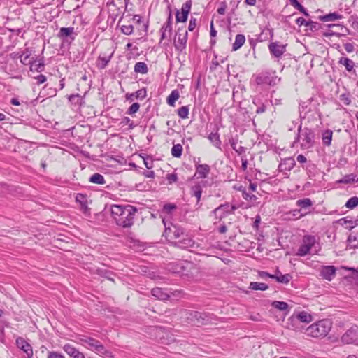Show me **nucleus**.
<instances>
[{
  "label": "nucleus",
  "mask_w": 358,
  "mask_h": 358,
  "mask_svg": "<svg viewBox=\"0 0 358 358\" xmlns=\"http://www.w3.org/2000/svg\"><path fill=\"white\" fill-rule=\"evenodd\" d=\"M110 212L113 218L118 226L129 228L134 224L137 209L131 205H112Z\"/></svg>",
  "instance_id": "1"
},
{
  "label": "nucleus",
  "mask_w": 358,
  "mask_h": 358,
  "mask_svg": "<svg viewBox=\"0 0 358 358\" xmlns=\"http://www.w3.org/2000/svg\"><path fill=\"white\" fill-rule=\"evenodd\" d=\"M332 322L330 320H319L306 329V334L313 338H324L330 331Z\"/></svg>",
  "instance_id": "2"
},
{
  "label": "nucleus",
  "mask_w": 358,
  "mask_h": 358,
  "mask_svg": "<svg viewBox=\"0 0 358 358\" xmlns=\"http://www.w3.org/2000/svg\"><path fill=\"white\" fill-rule=\"evenodd\" d=\"M298 141L300 143L301 148L303 150H308L313 147L315 143V133L312 129L308 128H301L299 126L298 128L297 138L294 142V143Z\"/></svg>",
  "instance_id": "3"
},
{
  "label": "nucleus",
  "mask_w": 358,
  "mask_h": 358,
  "mask_svg": "<svg viewBox=\"0 0 358 358\" xmlns=\"http://www.w3.org/2000/svg\"><path fill=\"white\" fill-rule=\"evenodd\" d=\"M182 314L189 323L194 325L200 326L211 322L210 315L206 313L184 310Z\"/></svg>",
  "instance_id": "4"
},
{
  "label": "nucleus",
  "mask_w": 358,
  "mask_h": 358,
  "mask_svg": "<svg viewBox=\"0 0 358 358\" xmlns=\"http://www.w3.org/2000/svg\"><path fill=\"white\" fill-rule=\"evenodd\" d=\"M317 241L314 236L306 235L303 237L302 243L299 246L296 255L304 257L308 254H315L317 252Z\"/></svg>",
  "instance_id": "5"
},
{
  "label": "nucleus",
  "mask_w": 358,
  "mask_h": 358,
  "mask_svg": "<svg viewBox=\"0 0 358 358\" xmlns=\"http://www.w3.org/2000/svg\"><path fill=\"white\" fill-rule=\"evenodd\" d=\"M80 343L87 348L89 350L94 351L98 355H107L109 352L106 348L97 340L92 337L84 336L80 338Z\"/></svg>",
  "instance_id": "6"
},
{
  "label": "nucleus",
  "mask_w": 358,
  "mask_h": 358,
  "mask_svg": "<svg viewBox=\"0 0 358 358\" xmlns=\"http://www.w3.org/2000/svg\"><path fill=\"white\" fill-rule=\"evenodd\" d=\"M280 78L275 75V72L264 71L259 73L256 77L257 85L267 84L271 86L275 85Z\"/></svg>",
  "instance_id": "7"
},
{
  "label": "nucleus",
  "mask_w": 358,
  "mask_h": 358,
  "mask_svg": "<svg viewBox=\"0 0 358 358\" xmlns=\"http://www.w3.org/2000/svg\"><path fill=\"white\" fill-rule=\"evenodd\" d=\"M236 207L234 205H231L229 203L222 204L213 210L212 213L214 215L215 219L222 220L227 215L234 213Z\"/></svg>",
  "instance_id": "8"
},
{
  "label": "nucleus",
  "mask_w": 358,
  "mask_h": 358,
  "mask_svg": "<svg viewBox=\"0 0 358 358\" xmlns=\"http://www.w3.org/2000/svg\"><path fill=\"white\" fill-rule=\"evenodd\" d=\"M187 41V31L185 28H178L173 41L176 49L179 51L185 49Z\"/></svg>",
  "instance_id": "9"
},
{
  "label": "nucleus",
  "mask_w": 358,
  "mask_h": 358,
  "mask_svg": "<svg viewBox=\"0 0 358 358\" xmlns=\"http://www.w3.org/2000/svg\"><path fill=\"white\" fill-rule=\"evenodd\" d=\"M341 341L344 344H355L358 345V327L354 325L348 329L341 336Z\"/></svg>",
  "instance_id": "10"
},
{
  "label": "nucleus",
  "mask_w": 358,
  "mask_h": 358,
  "mask_svg": "<svg viewBox=\"0 0 358 358\" xmlns=\"http://www.w3.org/2000/svg\"><path fill=\"white\" fill-rule=\"evenodd\" d=\"M174 245L182 249H187L192 252L196 251L199 245L192 238L186 235L182 238H180L174 242Z\"/></svg>",
  "instance_id": "11"
},
{
  "label": "nucleus",
  "mask_w": 358,
  "mask_h": 358,
  "mask_svg": "<svg viewBox=\"0 0 358 358\" xmlns=\"http://www.w3.org/2000/svg\"><path fill=\"white\" fill-rule=\"evenodd\" d=\"M165 226V234L168 238L171 239H180L184 235L183 229L175 224H171L169 227H166V223L163 220Z\"/></svg>",
  "instance_id": "12"
},
{
  "label": "nucleus",
  "mask_w": 358,
  "mask_h": 358,
  "mask_svg": "<svg viewBox=\"0 0 358 358\" xmlns=\"http://www.w3.org/2000/svg\"><path fill=\"white\" fill-rule=\"evenodd\" d=\"M192 7V1H186L182 6L181 13L178 10L176 13V20L177 22H185Z\"/></svg>",
  "instance_id": "13"
},
{
  "label": "nucleus",
  "mask_w": 358,
  "mask_h": 358,
  "mask_svg": "<svg viewBox=\"0 0 358 358\" xmlns=\"http://www.w3.org/2000/svg\"><path fill=\"white\" fill-rule=\"evenodd\" d=\"M271 54L275 57H280L286 51V45L280 44L278 42H272L268 45Z\"/></svg>",
  "instance_id": "14"
},
{
  "label": "nucleus",
  "mask_w": 358,
  "mask_h": 358,
  "mask_svg": "<svg viewBox=\"0 0 358 358\" xmlns=\"http://www.w3.org/2000/svg\"><path fill=\"white\" fill-rule=\"evenodd\" d=\"M16 345L20 350L26 353L28 358H31L33 356V350L31 345L23 338H17L16 339Z\"/></svg>",
  "instance_id": "15"
},
{
  "label": "nucleus",
  "mask_w": 358,
  "mask_h": 358,
  "mask_svg": "<svg viewBox=\"0 0 358 358\" xmlns=\"http://www.w3.org/2000/svg\"><path fill=\"white\" fill-rule=\"evenodd\" d=\"M336 268L334 266H324L320 269V276L329 281H331L336 275Z\"/></svg>",
  "instance_id": "16"
},
{
  "label": "nucleus",
  "mask_w": 358,
  "mask_h": 358,
  "mask_svg": "<svg viewBox=\"0 0 358 358\" xmlns=\"http://www.w3.org/2000/svg\"><path fill=\"white\" fill-rule=\"evenodd\" d=\"M172 24L173 22H171L170 18L167 19L166 22L163 24V26L160 29V43H162V41L165 39H168L169 41L170 40V37L172 32Z\"/></svg>",
  "instance_id": "17"
},
{
  "label": "nucleus",
  "mask_w": 358,
  "mask_h": 358,
  "mask_svg": "<svg viewBox=\"0 0 358 358\" xmlns=\"http://www.w3.org/2000/svg\"><path fill=\"white\" fill-rule=\"evenodd\" d=\"M210 168L208 164H199L196 166L194 176L196 178H206L210 173Z\"/></svg>",
  "instance_id": "18"
},
{
  "label": "nucleus",
  "mask_w": 358,
  "mask_h": 358,
  "mask_svg": "<svg viewBox=\"0 0 358 358\" xmlns=\"http://www.w3.org/2000/svg\"><path fill=\"white\" fill-rule=\"evenodd\" d=\"M292 321L295 323L297 322L310 323L313 321V317L307 312L301 311L292 317Z\"/></svg>",
  "instance_id": "19"
},
{
  "label": "nucleus",
  "mask_w": 358,
  "mask_h": 358,
  "mask_svg": "<svg viewBox=\"0 0 358 358\" xmlns=\"http://www.w3.org/2000/svg\"><path fill=\"white\" fill-rule=\"evenodd\" d=\"M58 36L64 40L69 37L73 41L75 39L76 34L74 33L73 27H62L60 29Z\"/></svg>",
  "instance_id": "20"
},
{
  "label": "nucleus",
  "mask_w": 358,
  "mask_h": 358,
  "mask_svg": "<svg viewBox=\"0 0 358 358\" xmlns=\"http://www.w3.org/2000/svg\"><path fill=\"white\" fill-rule=\"evenodd\" d=\"M76 201L80 204V208L83 213L86 214L89 210L87 196L83 194H78L76 196Z\"/></svg>",
  "instance_id": "21"
},
{
  "label": "nucleus",
  "mask_w": 358,
  "mask_h": 358,
  "mask_svg": "<svg viewBox=\"0 0 358 358\" xmlns=\"http://www.w3.org/2000/svg\"><path fill=\"white\" fill-rule=\"evenodd\" d=\"M202 192V185L200 182H195L191 187V195L196 198V204H199L201 200Z\"/></svg>",
  "instance_id": "22"
},
{
  "label": "nucleus",
  "mask_w": 358,
  "mask_h": 358,
  "mask_svg": "<svg viewBox=\"0 0 358 358\" xmlns=\"http://www.w3.org/2000/svg\"><path fill=\"white\" fill-rule=\"evenodd\" d=\"M31 50L29 48L25 49V50L20 55V62L24 65H29L33 60H34V57H31Z\"/></svg>",
  "instance_id": "23"
},
{
  "label": "nucleus",
  "mask_w": 358,
  "mask_h": 358,
  "mask_svg": "<svg viewBox=\"0 0 358 358\" xmlns=\"http://www.w3.org/2000/svg\"><path fill=\"white\" fill-rule=\"evenodd\" d=\"M343 17L342 15L338 13H330L329 14L320 16L319 18L322 22H334L337 20H341Z\"/></svg>",
  "instance_id": "24"
},
{
  "label": "nucleus",
  "mask_w": 358,
  "mask_h": 358,
  "mask_svg": "<svg viewBox=\"0 0 358 358\" xmlns=\"http://www.w3.org/2000/svg\"><path fill=\"white\" fill-rule=\"evenodd\" d=\"M271 278L275 279L277 282L287 284L292 279L290 274L282 275L279 271L276 272V274L271 276Z\"/></svg>",
  "instance_id": "25"
},
{
  "label": "nucleus",
  "mask_w": 358,
  "mask_h": 358,
  "mask_svg": "<svg viewBox=\"0 0 358 358\" xmlns=\"http://www.w3.org/2000/svg\"><path fill=\"white\" fill-rule=\"evenodd\" d=\"M152 295L159 300H166L169 297V294L164 292L162 288L155 287L151 291Z\"/></svg>",
  "instance_id": "26"
},
{
  "label": "nucleus",
  "mask_w": 358,
  "mask_h": 358,
  "mask_svg": "<svg viewBox=\"0 0 358 358\" xmlns=\"http://www.w3.org/2000/svg\"><path fill=\"white\" fill-rule=\"evenodd\" d=\"M338 64L343 65L348 72H351L354 69V62L348 57H341L338 60Z\"/></svg>",
  "instance_id": "27"
},
{
  "label": "nucleus",
  "mask_w": 358,
  "mask_h": 358,
  "mask_svg": "<svg viewBox=\"0 0 358 358\" xmlns=\"http://www.w3.org/2000/svg\"><path fill=\"white\" fill-rule=\"evenodd\" d=\"M113 56V53L108 57L99 56L97 59L96 66L99 69H103L106 67Z\"/></svg>",
  "instance_id": "28"
},
{
  "label": "nucleus",
  "mask_w": 358,
  "mask_h": 358,
  "mask_svg": "<svg viewBox=\"0 0 358 358\" xmlns=\"http://www.w3.org/2000/svg\"><path fill=\"white\" fill-rule=\"evenodd\" d=\"M245 41V36L243 34H237L235 38V41L233 43L232 49L236 51L238 50Z\"/></svg>",
  "instance_id": "29"
},
{
  "label": "nucleus",
  "mask_w": 358,
  "mask_h": 358,
  "mask_svg": "<svg viewBox=\"0 0 358 358\" xmlns=\"http://www.w3.org/2000/svg\"><path fill=\"white\" fill-rule=\"evenodd\" d=\"M30 65V71H36V72H41L44 69V63L43 61L39 60L38 62L36 59L33 60Z\"/></svg>",
  "instance_id": "30"
},
{
  "label": "nucleus",
  "mask_w": 358,
  "mask_h": 358,
  "mask_svg": "<svg viewBox=\"0 0 358 358\" xmlns=\"http://www.w3.org/2000/svg\"><path fill=\"white\" fill-rule=\"evenodd\" d=\"M350 248H358V231H352L348 238Z\"/></svg>",
  "instance_id": "31"
},
{
  "label": "nucleus",
  "mask_w": 358,
  "mask_h": 358,
  "mask_svg": "<svg viewBox=\"0 0 358 358\" xmlns=\"http://www.w3.org/2000/svg\"><path fill=\"white\" fill-rule=\"evenodd\" d=\"M341 182L344 184H352L358 182V175L357 174H348L345 175L341 180Z\"/></svg>",
  "instance_id": "32"
},
{
  "label": "nucleus",
  "mask_w": 358,
  "mask_h": 358,
  "mask_svg": "<svg viewBox=\"0 0 358 358\" xmlns=\"http://www.w3.org/2000/svg\"><path fill=\"white\" fill-rule=\"evenodd\" d=\"M296 206L301 209H308L313 206V202L309 198L299 199L296 203Z\"/></svg>",
  "instance_id": "33"
},
{
  "label": "nucleus",
  "mask_w": 358,
  "mask_h": 358,
  "mask_svg": "<svg viewBox=\"0 0 358 358\" xmlns=\"http://www.w3.org/2000/svg\"><path fill=\"white\" fill-rule=\"evenodd\" d=\"M332 131L327 129L322 132V143L326 146H329L332 139Z\"/></svg>",
  "instance_id": "34"
},
{
  "label": "nucleus",
  "mask_w": 358,
  "mask_h": 358,
  "mask_svg": "<svg viewBox=\"0 0 358 358\" xmlns=\"http://www.w3.org/2000/svg\"><path fill=\"white\" fill-rule=\"evenodd\" d=\"M237 141V139L233 138L229 139V143L233 150H234L238 155H241L245 152L246 148L242 145L238 146Z\"/></svg>",
  "instance_id": "35"
},
{
  "label": "nucleus",
  "mask_w": 358,
  "mask_h": 358,
  "mask_svg": "<svg viewBox=\"0 0 358 358\" xmlns=\"http://www.w3.org/2000/svg\"><path fill=\"white\" fill-rule=\"evenodd\" d=\"M90 182L94 184L103 185L106 183L104 177L100 173H94L90 178Z\"/></svg>",
  "instance_id": "36"
},
{
  "label": "nucleus",
  "mask_w": 358,
  "mask_h": 358,
  "mask_svg": "<svg viewBox=\"0 0 358 358\" xmlns=\"http://www.w3.org/2000/svg\"><path fill=\"white\" fill-rule=\"evenodd\" d=\"M208 139L216 148L221 149V141L220 139V135L217 132L210 133L208 136Z\"/></svg>",
  "instance_id": "37"
},
{
  "label": "nucleus",
  "mask_w": 358,
  "mask_h": 358,
  "mask_svg": "<svg viewBox=\"0 0 358 358\" xmlns=\"http://www.w3.org/2000/svg\"><path fill=\"white\" fill-rule=\"evenodd\" d=\"M179 97L180 94L178 90H173L167 98V103L171 106H173L176 101H177L179 99Z\"/></svg>",
  "instance_id": "38"
},
{
  "label": "nucleus",
  "mask_w": 358,
  "mask_h": 358,
  "mask_svg": "<svg viewBox=\"0 0 358 358\" xmlns=\"http://www.w3.org/2000/svg\"><path fill=\"white\" fill-rule=\"evenodd\" d=\"M148 69L147 64L143 62H138L136 63L134 66V71L136 73H139L142 74H145L148 72Z\"/></svg>",
  "instance_id": "39"
},
{
  "label": "nucleus",
  "mask_w": 358,
  "mask_h": 358,
  "mask_svg": "<svg viewBox=\"0 0 358 358\" xmlns=\"http://www.w3.org/2000/svg\"><path fill=\"white\" fill-rule=\"evenodd\" d=\"M249 288L252 290L265 291L268 288V286L264 282H252L250 284Z\"/></svg>",
  "instance_id": "40"
},
{
  "label": "nucleus",
  "mask_w": 358,
  "mask_h": 358,
  "mask_svg": "<svg viewBox=\"0 0 358 358\" xmlns=\"http://www.w3.org/2000/svg\"><path fill=\"white\" fill-rule=\"evenodd\" d=\"M63 349L72 358L75 357L77 353L80 352L75 347L69 343L65 344L63 347Z\"/></svg>",
  "instance_id": "41"
},
{
  "label": "nucleus",
  "mask_w": 358,
  "mask_h": 358,
  "mask_svg": "<svg viewBox=\"0 0 358 358\" xmlns=\"http://www.w3.org/2000/svg\"><path fill=\"white\" fill-rule=\"evenodd\" d=\"M182 146L180 144H176L171 148V155L175 157H180L182 155Z\"/></svg>",
  "instance_id": "42"
},
{
  "label": "nucleus",
  "mask_w": 358,
  "mask_h": 358,
  "mask_svg": "<svg viewBox=\"0 0 358 358\" xmlns=\"http://www.w3.org/2000/svg\"><path fill=\"white\" fill-rule=\"evenodd\" d=\"M271 305L273 308L280 310L285 311L288 310V304L284 301H275L272 303Z\"/></svg>",
  "instance_id": "43"
},
{
  "label": "nucleus",
  "mask_w": 358,
  "mask_h": 358,
  "mask_svg": "<svg viewBox=\"0 0 358 358\" xmlns=\"http://www.w3.org/2000/svg\"><path fill=\"white\" fill-rule=\"evenodd\" d=\"M177 208V206L174 203H166L163 206L162 213L170 215L173 210Z\"/></svg>",
  "instance_id": "44"
},
{
  "label": "nucleus",
  "mask_w": 358,
  "mask_h": 358,
  "mask_svg": "<svg viewBox=\"0 0 358 358\" xmlns=\"http://www.w3.org/2000/svg\"><path fill=\"white\" fill-rule=\"evenodd\" d=\"M242 192V196L245 200L255 201L257 198L255 194L247 192L245 189H242L241 187L239 189Z\"/></svg>",
  "instance_id": "45"
},
{
  "label": "nucleus",
  "mask_w": 358,
  "mask_h": 358,
  "mask_svg": "<svg viewBox=\"0 0 358 358\" xmlns=\"http://www.w3.org/2000/svg\"><path fill=\"white\" fill-rule=\"evenodd\" d=\"M178 115L182 119L188 117L189 108L187 106H182L178 110Z\"/></svg>",
  "instance_id": "46"
},
{
  "label": "nucleus",
  "mask_w": 358,
  "mask_h": 358,
  "mask_svg": "<svg viewBox=\"0 0 358 358\" xmlns=\"http://www.w3.org/2000/svg\"><path fill=\"white\" fill-rule=\"evenodd\" d=\"M120 29L121 31L125 35H131L134 31V27L131 24H123Z\"/></svg>",
  "instance_id": "47"
},
{
  "label": "nucleus",
  "mask_w": 358,
  "mask_h": 358,
  "mask_svg": "<svg viewBox=\"0 0 358 358\" xmlns=\"http://www.w3.org/2000/svg\"><path fill=\"white\" fill-rule=\"evenodd\" d=\"M358 205V197L353 196L351 197L345 203V206L348 208H353Z\"/></svg>",
  "instance_id": "48"
},
{
  "label": "nucleus",
  "mask_w": 358,
  "mask_h": 358,
  "mask_svg": "<svg viewBox=\"0 0 358 358\" xmlns=\"http://www.w3.org/2000/svg\"><path fill=\"white\" fill-rule=\"evenodd\" d=\"M135 97L138 99H143L146 97L147 92L145 88H142L136 91L135 93Z\"/></svg>",
  "instance_id": "49"
},
{
  "label": "nucleus",
  "mask_w": 358,
  "mask_h": 358,
  "mask_svg": "<svg viewBox=\"0 0 358 358\" xmlns=\"http://www.w3.org/2000/svg\"><path fill=\"white\" fill-rule=\"evenodd\" d=\"M140 105L138 103H134L128 109L127 113L129 115H134L139 110Z\"/></svg>",
  "instance_id": "50"
},
{
  "label": "nucleus",
  "mask_w": 358,
  "mask_h": 358,
  "mask_svg": "<svg viewBox=\"0 0 358 358\" xmlns=\"http://www.w3.org/2000/svg\"><path fill=\"white\" fill-rule=\"evenodd\" d=\"M296 23L299 26L304 25L306 27H309L310 24H312V21H306L303 17H299L296 20Z\"/></svg>",
  "instance_id": "51"
},
{
  "label": "nucleus",
  "mask_w": 358,
  "mask_h": 358,
  "mask_svg": "<svg viewBox=\"0 0 358 358\" xmlns=\"http://www.w3.org/2000/svg\"><path fill=\"white\" fill-rule=\"evenodd\" d=\"M293 6L302 13L304 15L308 16V13L305 8L299 2H293Z\"/></svg>",
  "instance_id": "52"
},
{
  "label": "nucleus",
  "mask_w": 358,
  "mask_h": 358,
  "mask_svg": "<svg viewBox=\"0 0 358 358\" xmlns=\"http://www.w3.org/2000/svg\"><path fill=\"white\" fill-rule=\"evenodd\" d=\"M293 6L302 13L304 15L308 16V13L305 8L299 2H293Z\"/></svg>",
  "instance_id": "53"
},
{
  "label": "nucleus",
  "mask_w": 358,
  "mask_h": 358,
  "mask_svg": "<svg viewBox=\"0 0 358 358\" xmlns=\"http://www.w3.org/2000/svg\"><path fill=\"white\" fill-rule=\"evenodd\" d=\"M33 78L36 80V83L38 85L42 84L46 81V77L43 74H39L36 76H33Z\"/></svg>",
  "instance_id": "54"
},
{
  "label": "nucleus",
  "mask_w": 358,
  "mask_h": 358,
  "mask_svg": "<svg viewBox=\"0 0 358 358\" xmlns=\"http://www.w3.org/2000/svg\"><path fill=\"white\" fill-rule=\"evenodd\" d=\"M166 180L169 181V183L171 184L177 181L178 176L176 173H169L166 176Z\"/></svg>",
  "instance_id": "55"
},
{
  "label": "nucleus",
  "mask_w": 358,
  "mask_h": 358,
  "mask_svg": "<svg viewBox=\"0 0 358 358\" xmlns=\"http://www.w3.org/2000/svg\"><path fill=\"white\" fill-rule=\"evenodd\" d=\"M48 358H64V356L57 352L52 351L48 353Z\"/></svg>",
  "instance_id": "56"
},
{
  "label": "nucleus",
  "mask_w": 358,
  "mask_h": 358,
  "mask_svg": "<svg viewBox=\"0 0 358 358\" xmlns=\"http://www.w3.org/2000/svg\"><path fill=\"white\" fill-rule=\"evenodd\" d=\"M196 27V19L192 17L189 21L188 30L192 31Z\"/></svg>",
  "instance_id": "57"
},
{
  "label": "nucleus",
  "mask_w": 358,
  "mask_h": 358,
  "mask_svg": "<svg viewBox=\"0 0 358 358\" xmlns=\"http://www.w3.org/2000/svg\"><path fill=\"white\" fill-rule=\"evenodd\" d=\"M343 45H344L345 50L348 53L352 52L355 50V47L352 43H346Z\"/></svg>",
  "instance_id": "58"
},
{
  "label": "nucleus",
  "mask_w": 358,
  "mask_h": 358,
  "mask_svg": "<svg viewBox=\"0 0 358 358\" xmlns=\"http://www.w3.org/2000/svg\"><path fill=\"white\" fill-rule=\"evenodd\" d=\"M286 163L289 165L288 170L292 169L295 165V162H294V159H292V158L287 159Z\"/></svg>",
  "instance_id": "59"
},
{
  "label": "nucleus",
  "mask_w": 358,
  "mask_h": 358,
  "mask_svg": "<svg viewBox=\"0 0 358 358\" xmlns=\"http://www.w3.org/2000/svg\"><path fill=\"white\" fill-rule=\"evenodd\" d=\"M296 160L299 163H305L307 161L306 157L304 155H299L296 157Z\"/></svg>",
  "instance_id": "60"
},
{
  "label": "nucleus",
  "mask_w": 358,
  "mask_h": 358,
  "mask_svg": "<svg viewBox=\"0 0 358 358\" xmlns=\"http://www.w3.org/2000/svg\"><path fill=\"white\" fill-rule=\"evenodd\" d=\"M259 275L262 278H271V276H272L273 275L271 274H269L266 271H259Z\"/></svg>",
  "instance_id": "61"
},
{
  "label": "nucleus",
  "mask_w": 358,
  "mask_h": 358,
  "mask_svg": "<svg viewBox=\"0 0 358 358\" xmlns=\"http://www.w3.org/2000/svg\"><path fill=\"white\" fill-rule=\"evenodd\" d=\"M341 100L343 101L345 105H349L350 103V99L345 94L341 95Z\"/></svg>",
  "instance_id": "62"
},
{
  "label": "nucleus",
  "mask_w": 358,
  "mask_h": 358,
  "mask_svg": "<svg viewBox=\"0 0 358 358\" xmlns=\"http://www.w3.org/2000/svg\"><path fill=\"white\" fill-rule=\"evenodd\" d=\"M143 174L146 178H152L155 176V173L153 171H145Z\"/></svg>",
  "instance_id": "63"
},
{
  "label": "nucleus",
  "mask_w": 358,
  "mask_h": 358,
  "mask_svg": "<svg viewBox=\"0 0 358 358\" xmlns=\"http://www.w3.org/2000/svg\"><path fill=\"white\" fill-rule=\"evenodd\" d=\"M257 185L255 183L250 182L248 189L251 192H255L257 190Z\"/></svg>",
  "instance_id": "64"
}]
</instances>
